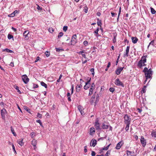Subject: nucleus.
<instances>
[{
  "instance_id": "5701e85b",
  "label": "nucleus",
  "mask_w": 156,
  "mask_h": 156,
  "mask_svg": "<svg viewBox=\"0 0 156 156\" xmlns=\"http://www.w3.org/2000/svg\"><path fill=\"white\" fill-rule=\"evenodd\" d=\"M111 144H109L106 147H105L103 148L102 150H101V152H100V153L101 154L103 150H107L108 149L110 145Z\"/></svg>"
},
{
  "instance_id": "680f3d73",
  "label": "nucleus",
  "mask_w": 156,
  "mask_h": 156,
  "mask_svg": "<svg viewBox=\"0 0 156 156\" xmlns=\"http://www.w3.org/2000/svg\"><path fill=\"white\" fill-rule=\"evenodd\" d=\"M137 110H138V112L140 113H141L142 111V109L139 108H137Z\"/></svg>"
},
{
  "instance_id": "ddd939ff",
  "label": "nucleus",
  "mask_w": 156,
  "mask_h": 156,
  "mask_svg": "<svg viewBox=\"0 0 156 156\" xmlns=\"http://www.w3.org/2000/svg\"><path fill=\"white\" fill-rule=\"evenodd\" d=\"M117 34L115 32L113 33V39L112 40L113 43H115L116 42V38L117 37Z\"/></svg>"
},
{
  "instance_id": "39448f33",
  "label": "nucleus",
  "mask_w": 156,
  "mask_h": 156,
  "mask_svg": "<svg viewBox=\"0 0 156 156\" xmlns=\"http://www.w3.org/2000/svg\"><path fill=\"white\" fill-rule=\"evenodd\" d=\"M94 126L96 130L101 129V127L100 124L99 122V120L98 119H96L95 120V122L94 124Z\"/></svg>"
},
{
  "instance_id": "4d7b16f0",
  "label": "nucleus",
  "mask_w": 156,
  "mask_h": 156,
  "mask_svg": "<svg viewBox=\"0 0 156 156\" xmlns=\"http://www.w3.org/2000/svg\"><path fill=\"white\" fill-rule=\"evenodd\" d=\"M38 87V85L37 84H34L33 88H37Z\"/></svg>"
},
{
  "instance_id": "13d9d810",
  "label": "nucleus",
  "mask_w": 156,
  "mask_h": 156,
  "mask_svg": "<svg viewBox=\"0 0 156 156\" xmlns=\"http://www.w3.org/2000/svg\"><path fill=\"white\" fill-rule=\"evenodd\" d=\"M85 53H82V54H81V55H82V56L84 58H86V59H87V58L86 57V55H85Z\"/></svg>"
},
{
  "instance_id": "58836bf2",
  "label": "nucleus",
  "mask_w": 156,
  "mask_h": 156,
  "mask_svg": "<svg viewBox=\"0 0 156 156\" xmlns=\"http://www.w3.org/2000/svg\"><path fill=\"white\" fill-rule=\"evenodd\" d=\"M109 91L112 93L115 90V89L113 87H110L109 88Z\"/></svg>"
},
{
  "instance_id": "20e7f679",
  "label": "nucleus",
  "mask_w": 156,
  "mask_h": 156,
  "mask_svg": "<svg viewBox=\"0 0 156 156\" xmlns=\"http://www.w3.org/2000/svg\"><path fill=\"white\" fill-rule=\"evenodd\" d=\"M152 71L151 69H148V71L147 72L145 73V77H146V79L148 78H150L151 76L152 75Z\"/></svg>"
},
{
  "instance_id": "c9c22d12",
  "label": "nucleus",
  "mask_w": 156,
  "mask_h": 156,
  "mask_svg": "<svg viewBox=\"0 0 156 156\" xmlns=\"http://www.w3.org/2000/svg\"><path fill=\"white\" fill-rule=\"evenodd\" d=\"M36 122L39 123L41 126H43L42 123L40 120H37Z\"/></svg>"
},
{
  "instance_id": "0eeeda50",
  "label": "nucleus",
  "mask_w": 156,
  "mask_h": 156,
  "mask_svg": "<svg viewBox=\"0 0 156 156\" xmlns=\"http://www.w3.org/2000/svg\"><path fill=\"white\" fill-rule=\"evenodd\" d=\"M7 112L6 110L4 108H3L1 110V115L2 118L3 119H5V115Z\"/></svg>"
},
{
  "instance_id": "338daca9",
  "label": "nucleus",
  "mask_w": 156,
  "mask_h": 156,
  "mask_svg": "<svg viewBox=\"0 0 156 156\" xmlns=\"http://www.w3.org/2000/svg\"><path fill=\"white\" fill-rule=\"evenodd\" d=\"M37 9L38 10H41L42 9V8L40 7L38 5H37Z\"/></svg>"
},
{
  "instance_id": "e433bc0d",
  "label": "nucleus",
  "mask_w": 156,
  "mask_h": 156,
  "mask_svg": "<svg viewBox=\"0 0 156 156\" xmlns=\"http://www.w3.org/2000/svg\"><path fill=\"white\" fill-rule=\"evenodd\" d=\"M78 109L80 110L81 115H83V114H84V112L80 109V107H78Z\"/></svg>"
},
{
  "instance_id": "6e6d98bb",
  "label": "nucleus",
  "mask_w": 156,
  "mask_h": 156,
  "mask_svg": "<svg viewBox=\"0 0 156 156\" xmlns=\"http://www.w3.org/2000/svg\"><path fill=\"white\" fill-rule=\"evenodd\" d=\"M91 155L92 156H94L96 154L95 152L94 151H92L91 152Z\"/></svg>"
},
{
  "instance_id": "423d86ee",
  "label": "nucleus",
  "mask_w": 156,
  "mask_h": 156,
  "mask_svg": "<svg viewBox=\"0 0 156 156\" xmlns=\"http://www.w3.org/2000/svg\"><path fill=\"white\" fill-rule=\"evenodd\" d=\"M76 38V34H74L72 36L71 39V44L72 45H74L77 42V40Z\"/></svg>"
},
{
  "instance_id": "72a5a7b5",
  "label": "nucleus",
  "mask_w": 156,
  "mask_h": 156,
  "mask_svg": "<svg viewBox=\"0 0 156 156\" xmlns=\"http://www.w3.org/2000/svg\"><path fill=\"white\" fill-rule=\"evenodd\" d=\"M146 87L145 86H144V87L142 88L141 93H144L145 92L146 90H145V88Z\"/></svg>"
},
{
  "instance_id": "a211bd4d",
  "label": "nucleus",
  "mask_w": 156,
  "mask_h": 156,
  "mask_svg": "<svg viewBox=\"0 0 156 156\" xmlns=\"http://www.w3.org/2000/svg\"><path fill=\"white\" fill-rule=\"evenodd\" d=\"M127 155L128 156H133L134 154V152L133 151H127Z\"/></svg>"
},
{
  "instance_id": "052dcab7",
  "label": "nucleus",
  "mask_w": 156,
  "mask_h": 156,
  "mask_svg": "<svg viewBox=\"0 0 156 156\" xmlns=\"http://www.w3.org/2000/svg\"><path fill=\"white\" fill-rule=\"evenodd\" d=\"M84 151L85 153L87 152V146H85L84 147Z\"/></svg>"
},
{
  "instance_id": "f03ea898",
  "label": "nucleus",
  "mask_w": 156,
  "mask_h": 156,
  "mask_svg": "<svg viewBox=\"0 0 156 156\" xmlns=\"http://www.w3.org/2000/svg\"><path fill=\"white\" fill-rule=\"evenodd\" d=\"M125 123H130L131 118L127 114H125L124 117Z\"/></svg>"
},
{
  "instance_id": "c03bdc74",
  "label": "nucleus",
  "mask_w": 156,
  "mask_h": 156,
  "mask_svg": "<svg viewBox=\"0 0 156 156\" xmlns=\"http://www.w3.org/2000/svg\"><path fill=\"white\" fill-rule=\"evenodd\" d=\"M148 69L147 67H145L144 68V69L143 71V72L145 73H146L147 72H148Z\"/></svg>"
},
{
  "instance_id": "a18cd8bd",
  "label": "nucleus",
  "mask_w": 156,
  "mask_h": 156,
  "mask_svg": "<svg viewBox=\"0 0 156 156\" xmlns=\"http://www.w3.org/2000/svg\"><path fill=\"white\" fill-rule=\"evenodd\" d=\"M90 71L91 72L92 75L94 76V68H91L90 69Z\"/></svg>"
},
{
  "instance_id": "473e14b6",
  "label": "nucleus",
  "mask_w": 156,
  "mask_h": 156,
  "mask_svg": "<svg viewBox=\"0 0 156 156\" xmlns=\"http://www.w3.org/2000/svg\"><path fill=\"white\" fill-rule=\"evenodd\" d=\"M154 40H152V41L148 45V48H149V47L150 46V45L151 44L153 46H154Z\"/></svg>"
},
{
  "instance_id": "603ef678",
  "label": "nucleus",
  "mask_w": 156,
  "mask_h": 156,
  "mask_svg": "<svg viewBox=\"0 0 156 156\" xmlns=\"http://www.w3.org/2000/svg\"><path fill=\"white\" fill-rule=\"evenodd\" d=\"M82 64L85 63L86 62H87V60H84V61H83V58L82 59Z\"/></svg>"
},
{
  "instance_id": "9d476101",
  "label": "nucleus",
  "mask_w": 156,
  "mask_h": 156,
  "mask_svg": "<svg viewBox=\"0 0 156 156\" xmlns=\"http://www.w3.org/2000/svg\"><path fill=\"white\" fill-rule=\"evenodd\" d=\"M29 32L28 31H25L23 33V36L25 37V40H28L30 36V34H29Z\"/></svg>"
},
{
  "instance_id": "ea45409f",
  "label": "nucleus",
  "mask_w": 156,
  "mask_h": 156,
  "mask_svg": "<svg viewBox=\"0 0 156 156\" xmlns=\"http://www.w3.org/2000/svg\"><path fill=\"white\" fill-rule=\"evenodd\" d=\"M8 37L9 39H10L13 38V36L12 35L9 34L8 35Z\"/></svg>"
},
{
  "instance_id": "dca6fc26",
  "label": "nucleus",
  "mask_w": 156,
  "mask_h": 156,
  "mask_svg": "<svg viewBox=\"0 0 156 156\" xmlns=\"http://www.w3.org/2000/svg\"><path fill=\"white\" fill-rule=\"evenodd\" d=\"M95 132V129L94 127H92L90 129V135H93L94 134Z\"/></svg>"
},
{
  "instance_id": "f704fd0d",
  "label": "nucleus",
  "mask_w": 156,
  "mask_h": 156,
  "mask_svg": "<svg viewBox=\"0 0 156 156\" xmlns=\"http://www.w3.org/2000/svg\"><path fill=\"white\" fill-rule=\"evenodd\" d=\"M63 33L62 32L59 33V34H58V38H60V37H62L63 35Z\"/></svg>"
},
{
  "instance_id": "4be33fe9",
  "label": "nucleus",
  "mask_w": 156,
  "mask_h": 156,
  "mask_svg": "<svg viewBox=\"0 0 156 156\" xmlns=\"http://www.w3.org/2000/svg\"><path fill=\"white\" fill-rule=\"evenodd\" d=\"M95 88H94L93 87H90V88L89 90V95L90 96L93 94V91L94 89Z\"/></svg>"
},
{
  "instance_id": "a878e982",
  "label": "nucleus",
  "mask_w": 156,
  "mask_h": 156,
  "mask_svg": "<svg viewBox=\"0 0 156 156\" xmlns=\"http://www.w3.org/2000/svg\"><path fill=\"white\" fill-rule=\"evenodd\" d=\"M41 85L44 87L45 88H47V85L43 81H41Z\"/></svg>"
},
{
  "instance_id": "de8ad7c7",
  "label": "nucleus",
  "mask_w": 156,
  "mask_h": 156,
  "mask_svg": "<svg viewBox=\"0 0 156 156\" xmlns=\"http://www.w3.org/2000/svg\"><path fill=\"white\" fill-rule=\"evenodd\" d=\"M83 44L85 46H87L88 45V42L87 41H85L83 42Z\"/></svg>"
},
{
  "instance_id": "2eb2a0df",
  "label": "nucleus",
  "mask_w": 156,
  "mask_h": 156,
  "mask_svg": "<svg viewBox=\"0 0 156 156\" xmlns=\"http://www.w3.org/2000/svg\"><path fill=\"white\" fill-rule=\"evenodd\" d=\"M130 47L129 46H127L126 50V53L125 54H124V57H128V54L129 51V49Z\"/></svg>"
},
{
  "instance_id": "aec40b11",
  "label": "nucleus",
  "mask_w": 156,
  "mask_h": 156,
  "mask_svg": "<svg viewBox=\"0 0 156 156\" xmlns=\"http://www.w3.org/2000/svg\"><path fill=\"white\" fill-rule=\"evenodd\" d=\"M23 139H19L17 140V142L21 146H22L24 145V143L23 142Z\"/></svg>"
},
{
  "instance_id": "8fccbe9b",
  "label": "nucleus",
  "mask_w": 156,
  "mask_h": 156,
  "mask_svg": "<svg viewBox=\"0 0 156 156\" xmlns=\"http://www.w3.org/2000/svg\"><path fill=\"white\" fill-rule=\"evenodd\" d=\"M0 105L2 107H4V104L3 102H1L0 103Z\"/></svg>"
},
{
  "instance_id": "69168bd1",
  "label": "nucleus",
  "mask_w": 156,
  "mask_h": 156,
  "mask_svg": "<svg viewBox=\"0 0 156 156\" xmlns=\"http://www.w3.org/2000/svg\"><path fill=\"white\" fill-rule=\"evenodd\" d=\"M111 66V63L110 62H109L108 64L107 67V68H108Z\"/></svg>"
},
{
  "instance_id": "79ce46f5",
  "label": "nucleus",
  "mask_w": 156,
  "mask_h": 156,
  "mask_svg": "<svg viewBox=\"0 0 156 156\" xmlns=\"http://www.w3.org/2000/svg\"><path fill=\"white\" fill-rule=\"evenodd\" d=\"M110 150L108 151L106 153L105 156H108L110 154Z\"/></svg>"
},
{
  "instance_id": "49530a36",
  "label": "nucleus",
  "mask_w": 156,
  "mask_h": 156,
  "mask_svg": "<svg viewBox=\"0 0 156 156\" xmlns=\"http://www.w3.org/2000/svg\"><path fill=\"white\" fill-rule=\"evenodd\" d=\"M68 27L66 26H65L63 27V30L66 32L67 30Z\"/></svg>"
},
{
  "instance_id": "5fc2aeb1",
  "label": "nucleus",
  "mask_w": 156,
  "mask_h": 156,
  "mask_svg": "<svg viewBox=\"0 0 156 156\" xmlns=\"http://www.w3.org/2000/svg\"><path fill=\"white\" fill-rule=\"evenodd\" d=\"M37 116L39 118H42V115H41V114L39 113H38L37 115Z\"/></svg>"
},
{
  "instance_id": "4468645a",
  "label": "nucleus",
  "mask_w": 156,
  "mask_h": 156,
  "mask_svg": "<svg viewBox=\"0 0 156 156\" xmlns=\"http://www.w3.org/2000/svg\"><path fill=\"white\" fill-rule=\"evenodd\" d=\"M123 144V143L122 141H120L117 144L115 148L117 150L120 149L122 145Z\"/></svg>"
},
{
  "instance_id": "f8f14e48",
  "label": "nucleus",
  "mask_w": 156,
  "mask_h": 156,
  "mask_svg": "<svg viewBox=\"0 0 156 156\" xmlns=\"http://www.w3.org/2000/svg\"><path fill=\"white\" fill-rule=\"evenodd\" d=\"M37 144V141L35 139H33L31 141V144L34 147V150H35L37 148L36 145Z\"/></svg>"
},
{
  "instance_id": "393cba45",
  "label": "nucleus",
  "mask_w": 156,
  "mask_h": 156,
  "mask_svg": "<svg viewBox=\"0 0 156 156\" xmlns=\"http://www.w3.org/2000/svg\"><path fill=\"white\" fill-rule=\"evenodd\" d=\"M11 131L12 133L13 134L14 136H16V134L14 130L12 127V126H11Z\"/></svg>"
},
{
  "instance_id": "bb28decb",
  "label": "nucleus",
  "mask_w": 156,
  "mask_h": 156,
  "mask_svg": "<svg viewBox=\"0 0 156 156\" xmlns=\"http://www.w3.org/2000/svg\"><path fill=\"white\" fill-rule=\"evenodd\" d=\"M150 9L151 13L153 14H155L156 12L155 10L152 7H151Z\"/></svg>"
},
{
  "instance_id": "6ab92c4d",
  "label": "nucleus",
  "mask_w": 156,
  "mask_h": 156,
  "mask_svg": "<svg viewBox=\"0 0 156 156\" xmlns=\"http://www.w3.org/2000/svg\"><path fill=\"white\" fill-rule=\"evenodd\" d=\"M132 42L134 44H136L138 41V39L136 37H132L131 38Z\"/></svg>"
},
{
  "instance_id": "c85d7f7f",
  "label": "nucleus",
  "mask_w": 156,
  "mask_h": 156,
  "mask_svg": "<svg viewBox=\"0 0 156 156\" xmlns=\"http://www.w3.org/2000/svg\"><path fill=\"white\" fill-rule=\"evenodd\" d=\"M4 51H6L7 52H9V53H12L13 52V51L12 50H11L8 48H5L4 50Z\"/></svg>"
},
{
  "instance_id": "b1692460",
  "label": "nucleus",
  "mask_w": 156,
  "mask_h": 156,
  "mask_svg": "<svg viewBox=\"0 0 156 156\" xmlns=\"http://www.w3.org/2000/svg\"><path fill=\"white\" fill-rule=\"evenodd\" d=\"M92 142V146L94 147L97 144V141L95 140H92L91 141Z\"/></svg>"
},
{
  "instance_id": "2f4dec72",
  "label": "nucleus",
  "mask_w": 156,
  "mask_h": 156,
  "mask_svg": "<svg viewBox=\"0 0 156 156\" xmlns=\"http://www.w3.org/2000/svg\"><path fill=\"white\" fill-rule=\"evenodd\" d=\"M81 88H80V87H78V85H77L76 88V92H79L81 90Z\"/></svg>"
},
{
  "instance_id": "f3484780",
  "label": "nucleus",
  "mask_w": 156,
  "mask_h": 156,
  "mask_svg": "<svg viewBox=\"0 0 156 156\" xmlns=\"http://www.w3.org/2000/svg\"><path fill=\"white\" fill-rule=\"evenodd\" d=\"M90 80H89L86 83V84L84 87V89L87 90L89 87L90 86V84L89 83L90 82Z\"/></svg>"
},
{
  "instance_id": "6e6552de",
  "label": "nucleus",
  "mask_w": 156,
  "mask_h": 156,
  "mask_svg": "<svg viewBox=\"0 0 156 156\" xmlns=\"http://www.w3.org/2000/svg\"><path fill=\"white\" fill-rule=\"evenodd\" d=\"M22 77V79L25 83L27 84L29 81V79L26 75H23Z\"/></svg>"
},
{
  "instance_id": "cd10ccee",
  "label": "nucleus",
  "mask_w": 156,
  "mask_h": 156,
  "mask_svg": "<svg viewBox=\"0 0 156 156\" xmlns=\"http://www.w3.org/2000/svg\"><path fill=\"white\" fill-rule=\"evenodd\" d=\"M99 30V28L98 27L97 28V29H96V30H95V31H94V33L96 34V36L97 37L98 36V32Z\"/></svg>"
},
{
  "instance_id": "0e129e2a",
  "label": "nucleus",
  "mask_w": 156,
  "mask_h": 156,
  "mask_svg": "<svg viewBox=\"0 0 156 156\" xmlns=\"http://www.w3.org/2000/svg\"><path fill=\"white\" fill-rule=\"evenodd\" d=\"M18 11L17 10H15L13 12V13H14V15H15V14L16 13H18Z\"/></svg>"
},
{
  "instance_id": "412c9836",
  "label": "nucleus",
  "mask_w": 156,
  "mask_h": 156,
  "mask_svg": "<svg viewBox=\"0 0 156 156\" xmlns=\"http://www.w3.org/2000/svg\"><path fill=\"white\" fill-rule=\"evenodd\" d=\"M109 127V125H105L104 123H103L101 126V128L103 129H107Z\"/></svg>"
},
{
  "instance_id": "7c9ffc66",
  "label": "nucleus",
  "mask_w": 156,
  "mask_h": 156,
  "mask_svg": "<svg viewBox=\"0 0 156 156\" xmlns=\"http://www.w3.org/2000/svg\"><path fill=\"white\" fill-rule=\"evenodd\" d=\"M126 128H125V129L126 131H127L129 130V125H130V123H126Z\"/></svg>"
},
{
  "instance_id": "9b49d317",
  "label": "nucleus",
  "mask_w": 156,
  "mask_h": 156,
  "mask_svg": "<svg viewBox=\"0 0 156 156\" xmlns=\"http://www.w3.org/2000/svg\"><path fill=\"white\" fill-rule=\"evenodd\" d=\"M124 67H120L118 68L115 71V74L117 75H119L121 72L123 70Z\"/></svg>"
},
{
  "instance_id": "7ed1b4c3",
  "label": "nucleus",
  "mask_w": 156,
  "mask_h": 156,
  "mask_svg": "<svg viewBox=\"0 0 156 156\" xmlns=\"http://www.w3.org/2000/svg\"><path fill=\"white\" fill-rule=\"evenodd\" d=\"M115 83L116 85L118 86H121L122 87H124L123 83L120 80L119 78H117L115 80Z\"/></svg>"
},
{
  "instance_id": "1a4fd4ad",
  "label": "nucleus",
  "mask_w": 156,
  "mask_h": 156,
  "mask_svg": "<svg viewBox=\"0 0 156 156\" xmlns=\"http://www.w3.org/2000/svg\"><path fill=\"white\" fill-rule=\"evenodd\" d=\"M140 142L143 147H145L146 145V140L143 136L141 137Z\"/></svg>"
},
{
  "instance_id": "37998d69",
  "label": "nucleus",
  "mask_w": 156,
  "mask_h": 156,
  "mask_svg": "<svg viewBox=\"0 0 156 156\" xmlns=\"http://www.w3.org/2000/svg\"><path fill=\"white\" fill-rule=\"evenodd\" d=\"M45 54L47 57H49L50 54V52L47 51L45 52Z\"/></svg>"
},
{
  "instance_id": "864d4df0",
  "label": "nucleus",
  "mask_w": 156,
  "mask_h": 156,
  "mask_svg": "<svg viewBox=\"0 0 156 156\" xmlns=\"http://www.w3.org/2000/svg\"><path fill=\"white\" fill-rule=\"evenodd\" d=\"M111 15H112V17H114V16H115L117 15L115 13L113 12H112L111 13Z\"/></svg>"
},
{
  "instance_id": "09e8293b",
  "label": "nucleus",
  "mask_w": 156,
  "mask_h": 156,
  "mask_svg": "<svg viewBox=\"0 0 156 156\" xmlns=\"http://www.w3.org/2000/svg\"><path fill=\"white\" fill-rule=\"evenodd\" d=\"M15 16V15H14V13L12 12V13L9 15L8 16L10 17H13Z\"/></svg>"
},
{
  "instance_id": "e2e57ef3",
  "label": "nucleus",
  "mask_w": 156,
  "mask_h": 156,
  "mask_svg": "<svg viewBox=\"0 0 156 156\" xmlns=\"http://www.w3.org/2000/svg\"><path fill=\"white\" fill-rule=\"evenodd\" d=\"M97 24L99 26H101V23L100 21L98 22H97Z\"/></svg>"
},
{
  "instance_id": "3c124183",
  "label": "nucleus",
  "mask_w": 156,
  "mask_h": 156,
  "mask_svg": "<svg viewBox=\"0 0 156 156\" xmlns=\"http://www.w3.org/2000/svg\"><path fill=\"white\" fill-rule=\"evenodd\" d=\"M77 53L79 54H82V53H87V52H85L84 51H80V52H78Z\"/></svg>"
},
{
  "instance_id": "a19ab883",
  "label": "nucleus",
  "mask_w": 156,
  "mask_h": 156,
  "mask_svg": "<svg viewBox=\"0 0 156 156\" xmlns=\"http://www.w3.org/2000/svg\"><path fill=\"white\" fill-rule=\"evenodd\" d=\"M15 89L17 90V92L19 93V94H21V93L19 89V87L18 86H16L15 87Z\"/></svg>"
},
{
  "instance_id": "bf43d9fd",
  "label": "nucleus",
  "mask_w": 156,
  "mask_h": 156,
  "mask_svg": "<svg viewBox=\"0 0 156 156\" xmlns=\"http://www.w3.org/2000/svg\"><path fill=\"white\" fill-rule=\"evenodd\" d=\"M12 148L14 150V152L15 153H16V151L15 150V147L13 144H12Z\"/></svg>"
},
{
  "instance_id": "f257e3e1",
  "label": "nucleus",
  "mask_w": 156,
  "mask_h": 156,
  "mask_svg": "<svg viewBox=\"0 0 156 156\" xmlns=\"http://www.w3.org/2000/svg\"><path fill=\"white\" fill-rule=\"evenodd\" d=\"M147 56V55H143L141 58V59L138 62L137 66L140 68H141L143 66H145L146 64L145 63L146 62V58Z\"/></svg>"
},
{
  "instance_id": "4c0bfd02",
  "label": "nucleus",
  "mask_w": 156,
  "mask_h": 156,
  "mask_svg": "<svg viewBox=\"0 0 156 156\" xmlns=\"http://www.w3.org/2000/svg\"><path fill=\"white\" fill-rule=\"evenodd\" d=\"M48 31H49L51 33H52L54 31L52 27L49 28L48 29Z\"/></svg>"
},
{
  "instance_id": "774afa93",
  "label": "nucleus",
  "mask_w": 156,
  "mask_h": 156,
  "mask_svg": "<svg viewBox=\"0 0 156 156\" xmlns=\"http://www.w3.org/2000/svg\"><path fill=\"white\" fill-rule=\"evenodd\" d=\"M12 29L15 32H16L17 30L15 28L13 27H12Z\"/></svg>"
},
{
  "instance_id": "c756f323",
  "label": "nucleus",
  "mask_w": 156,
  "mask_h": 156,
  "mask_svg": "<svg viewBox=\"0 0 156 156\" xmlns=\"http://www.w3.org/2000/svg\"><path fill=\"white\" fill-rule=\"evenodd\" d=\"M30 136L32 138H34L35 136H36L35 133L34 132H32L30 134Z\"/></svg>"
}]
</instances>
